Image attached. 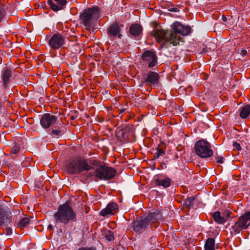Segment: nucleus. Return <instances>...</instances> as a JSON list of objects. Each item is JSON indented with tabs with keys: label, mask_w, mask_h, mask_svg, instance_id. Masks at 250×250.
I'll list each match as a JSON object with an SVG mask.
<instances>
[{
	"label": "nucleus",
	"mask_w": 250,
	"mask_h": 250,
	"mask_svg": "<svg viewBox=\"0 0 250 250\" xmlns=\"http://www.w3.org/2000/svg\"><path fill=\"white\" fill-rule=\"evenodd\" d=\"M54 218L56 223L67 225L77 222V215L70 206V202L67 201L58 206L57 211L54 215Z\"/></svg>",
	"instance_id": "obj_1"
},
{
	"label": "nucleus",
	"mask_w": 250,
	"mask_h": 250,
	"mask_svg": "<svg viewBox=\"0 0 250 250\" xmlns=\"http://www.w3.org/2000/svg\"><path fill=\"white\" fill-rule=\"evenodd\" d=\"M161 217L160 211L157 209H152L146 216L134 220L133 222V230L135 232H142L154 225V227L158 226V220Z\"/></svg>",
	"instance_id": "obj_2"
},
{
	"label": "nucleus",
	"mask_w": 250,
	"mask_h": 250,
	"mask_svg": "<svg viewBox=\"0 0 250 250\" xmlns=\"http://www.w3.org/2000/svg\"><path fill=\"white\" fill-rule=\"evenodd\" d=\"M152 35L159 43L164 42L162 44L163 46H166L167 43L176 46L179 44L180 41L182 42L183 39L180 37L177 36L175 33H172V31L164 29L154 30L152 32Z\"/></svg>",
	"instance_id": "obj_3"
},
{
	"label": "nucleus",
	"mask_w": 250,
	"mask_h": 250,
	"mask_svg": "<svg viewBox=\"0 0 250 250\" xmlns=\"http://www.w3.org/2000/svg\"><path fill=\"white\" fill-rule=\"evenodd\" d=\"M92 169L87 161L81 158H76L70 160L66 164L65 170L71 174L79 173L83 170L88 171Z\"/></svg>",
	"instance_id": "obj_4"
},
{
	"label": "nucleus",
	"mask_w": 250,
	"mask_h": 250,
	"mask_svg": "<svg viewBox=\"0 0 250 250\" xmlns=\"http://www.w3.org/2000/svg\"><path fill=\"white\" fill-rule=\"evenodd\" d=\"M100 11L97 6L87 8L80 13V19L86 29H90L99 18Z\"/></svg>",
	"instance_id": "obj_5"
},
{
	"label": "nucleus",
	"mask_w": 250,
	"mask_h": 250,
	"mask_svg": "<svg viewBox=\"0 0 250 250\" xmlns=\"http://www.w3.org/2000/svg\"><path fill=\"white\" fill-rule=\"evenodd\" d=\"M116 173L115 169L102 164L97 167L94 172H88L87 177H95L100 180H107L114 177Z\"/></svg>",
	"instance_id": "obj_6"
},
{
	"label": "nucleus",
	"mask_w": 250,
	"mask_h": 250,
	"mask_svg": "<svg viewBox=\"0 0 250 250\" xmlns=\"http://www.w3.org/2000/svg\"><path fill=\"white\" fill-rule=\"evenodd\" d=\"M194 149L196 154L201 158H208L213 154L211 145L205 140L197 141L195 144Z\"/></svg>",
	"instance_id": "obj_7"
},
{
	"label": "nucleus",
	"mask_w": 250,
	"mask_h": 250,
	"mask_svg": "<svg viewBox=\"0 0 250 250\" xmlns=\"http://www.w3.org/2000/svg\"><path fill=\"white\" fill-rule=\"evenodd\" d=\"M250 226V211H247L241 215L238 220L231 226V231L235 234L239 233L246 229Z\"/></svg>",
	"instance_id": "obj_8"
},
{
	"label": "nucleus",
	"mask_w": 250,
	"mask_h": 250,
	"mask_svg": "<svg viewBox=\"0 0 250 250\" xmlns=\"http://www.w3.org/2000/svg\"><path fill=\"white\" fill-rule=\"evenodd\" d=\"M142 62L144 64L151 68L158 64V57L155 52L151 50L145 51L142 55Z\"/></svg>",
	"instance_id": "obj_9"
},
{
	"label": "nucleus",
	"mask_w": 250,
	"mask_h": 250,
	"mask_svg": "<svg viewBox=\"0 0 250 250\" xmlns=\"http://www.w3.org/2000/svg\"><path fill=\"white\" fill-rule=\"evenodd\" d=\"M65 43V37L60 33L54 34L48 40V44L51 49L57 50Z\"/></svg>",
	"instance_id": "obj_10"
},
{
	"label": "nucleus",
	"mask_w": 250,
	"mask_h": 250,
	"mask_svg": "<svg viewBox=\"0 0 250 250\" xmlns=\"http://www.w3.org/2000/svg\"><path fill=\"white\" fill-rule=\"evenodd\" d=\"M59 122L58 117L50 113L44 114L40 119V124L43 128H48Z\"/></svg>",
	"instance_id": "obj_11"
},
{
	"label": "nucleus",
	"mask_w": 250,
	"mask_h": 250,
	"mask_svg": "<svg viewBox=\"0 0 250 250\" xmlns=\"http://www.w3.org/2000/svg\"><path fill=\"white\" fill-rule=\"evenodd\" d=\"M0 79L3 88L6 89L12 79V69L10 67L5 66L3 68L1 72Z\"/></svg>",
	"instance_id": "obj_12"
},
{
	"label": "nucleus",
	"mask_w": 250,
	"mask_h": 250,
	"mask_svg": "<svg viewBox=\"0 0 250 250\" xmlns=\"http://www.w3.org/2000/svg\"><path fill=\"white\" fill-rule=\"evenodd\" d=\"M160 75L156 72L149 71L146 75L145 82L148 85L157 87L160 83Z\"/></svg>",
	"instance_id": "obj_13"
},
{
	"label": "nucleus",
	"mask_w": 250,
	"mask_h": 250,
	"mask_svg": "<svg viewBox=\"0 0 250 250\" xmlns=\"http://www.w3.org/2000/svg\"><path fill=\"white\" fill-rule=\"evenodd\" d=\"M121 27L117 23L110 25L107 29V34L111 40H114L117 37L121 39L122 35L121 34Z\"/></svg>",
	"instance_id": "obj_14"
},
{
	"label": "nucleus",
	"mask_w": 250,
	"mask_h": 250,
	"mask_svg": "<svg viewBox=\"0 0 250 250\" xmlns=\"http://www.w3.org/2000/svg\"><path fill=\"white\" fill-rule=\"evenodd\" d=\"M173 32L177 36L180 37L178 34L183 36L188 35L191 31V28L188 26H184L179 22H175L172 25Z\"/></svg>",
	"instance_id": "obj_15"
},
{
	"label": "nucleus",
	"mask_w": 250,
	"mask_h": 250,
	"mask_svg": "<svg viewBox=\"0 0 250 250\" xmlns=\"http://www.w3.org/2000/svg\"><path fill=\"white\" fill-rule=\"evenodd\" d=\"M12 215L8 208L0 206V226L11 221Z\"/></svg>",
	"instance_id": "obj_16"
},
{
	"label": "nucleus",
	"mask_w": 250,
	"mask_h": 250,
	"mask_svg": "<svg viewBox=\"0 0 250 250\" xmlns=\"http://www.w3.org/2000/svg\"><path fill=\"white\" fill-rule=\"evenodd\" d=\"M50 8L54 12H57L64 9L67 0H47Z\"/></svg>",
	"instance_id": "obj_17"
},
{
	"label": "nucleus",
	"mask_w": 250,
	"mask_h": 250,
	"mask_svg": "<svg viewBox=\"0 0 250 250\" xmlns=\"http://www.w3.org/2000/svg\"><path fill=\"white\" fill-rule=\"evenodd\" d=\"M171 180L167 176L163 177L159 176L157 178L154 179V183L156 186H162L164 188H167L169 187L171 184Z\"/></svg>",
	"instance_id": "obj_18"
},
{
	"label": "nucleus",
	"mask_w": 250,
	"mask_h": 250,
	"mask_svg": "<svg viewBox=\"0 0 250 250\" xmlns=\"http://www.w3.org/2000/svg\"><path fill=\"white\" fill-rule=\"evenodd\" d=\"M118 209V206L116 203H109L105 208L101 211L100 214L103 216L108 214H113Z\"/></svg>",
	"instance_id": "obj_19"
},
{
	"label": "nucleus",
	"mask_w": 250,
	"mask_h": 250,
	"mask_svg": "<svg viewBox=\"0 0 250 250\" xmlns=\"http://www.w3.org/2000/svg\"><path fill=\"white\" fill-rule=\"evenodd\" d=\"M142 26L138 23L132 24L129 29V33L135 38L140 37L142 33Z\"/></svg>",
	"instance_id": "obj_20"
},
{
	"label": "nucleus",
	"mask_w": 250,
	"mask_h": 250,
	"mask_svg": "<svg viewBox=\"0 0 250 250\" xmlns=\"http://www.w3.org/2000/svg\"><path fill=\"white\" fill-rule=\"evenodd\" d=\"M239 111L240 116L242 118L245 119L247 118L250 114V104H246L243 107H241Z\"/></svg>",
	"instance_id": "obj_21"
},
{
	"label": "nucleus",
	"mask_w": 250,
	"mask_h": 250,
	"mask_svg": "<svg viewBox=\"0 0 250 250\" xmlns=\"http://www.w3.org/2000/svg\"><path fill=\"white\" fill-rule=\"evenodd\" d=\"M212 217L214 221L219 224H223L225 223V220L223 215H221V213L219 211H216L212 213Z\"/></svg>",
	"instance_id": "obj_22"
},
{
	"label": "nucleus",
	"mask_w": 250,
	"mask_h": 250,
	"mask_svg": "<svg viewBox=\"0 0 250 250\" xmlns=\"http://www.w3.org/2000/svg\"><path fill=\"white\" fill-rule=\"evenodd\" d=\"M205 250H215V239L212 238H208L204 245Z\"/></svg>",
	"instance_id": "obj_23"
},
{
	"label": "nucleus",
	"mask_w": 250,
	"mask_h": 250,
	"mask_svg": "<svg viewBox=\"0 0 250 250\" xmlns=\"http://www.w3.org/2000/svg\"><path fill=\"white\" fill-rule=\"evenodd\" d=\"M195 200V196H191L187 198L184 203V207L187 208L188 209H189L193 208Z\"/></svg>",
	"instance_id": "obj_24"
},
{
	"label": "nucleus",
	"mask_w": 250,
	"mask_h": 250,
	"mask_svg": "<svg viewBox=\"0 0 250 250\" xmlns=\"http://www.w3.org/2000/svg\"><path fill=\"white\" fill-rule=\"evenodd\" d=\"M30 221V219L29 218L27 217H23L22 218H21L20 221L19 222L18 226L20 228L25 227L29 224Z\"/></svg>",
	"instance_id": "obj_25"
},
{
	"label": "nucleus",
	"mask_w": 250,
	"mask_h": 250,
	"mask_svg": "<svg viewBox=\"0 0 250 250\" xmlns=\"http://www.w3.org/2000/svg\"><path fill=\"white\" fill-rule=\"evenodd\" d=\"M116 137L120 140H126L127 138V136L123 130H119L116 132Z\"/></svg>",
	"instance_id": "obj_26"
},
{
	"label": "nucleus",
	"mask_w": 250,
	"mask_h": 250,
	"mask_svg": "<svg viewBox=\"0 0 250 250\" xmlns=\"http://www.w3.org/2000/svg\"><path fill=\"white\" fill-rule=\"evenodd\" d=\"M6 10L4 6L0 5V22L6 17Z\"/></svg>",
	"instance_id": "obj_27"
},
{
	"label": "nucleus",
	"mask_w": 250,
	"mask_h": 250,
	"mask_svg": "<svg viewBox=\"0 0 250 250\" xmlns=\"http://www.w3.org/2000/svg\"><path fill=\"white\" fill-rule=\"evenodd\" d=\"M105 238L109 241H113L114 239V235L113 231L107 230L105 232Z\"/></svg>",
	"instance_id": "obj_28"
},
{
	"label": "nucleus",
	"mask_w": 250,
	"mask_h": 250,
	"mask_svg": "<svg viewBox=\"0 0 250 250\" xmlns=\"http://www.w3.org/2000/svg\"><path fill=\"white\" fill-rule=\"evenodd\" d=\"M165 153V151L163 148H158L157 150V152L155 154V158H159L161 156L164 155Z\"/></svg>",
	"instance_id": "obj_29"
},
{
	"label": "nucleus",
	"mask_w": 250,
	"mask_h": 250,
	"mask_svg": "<svg viewBox=\"0 0 250 250\" xmlns=\"http://www.w3.org/2000/svg\"><path fill=\"white\" fill-rule=\"evenodd\" d=\"M61 133L62 130L58 126H56L55 129H52L51 130V134L56 136L60 135Z\"/></svg>",
	"instance_id": "obj_30"
},
{
	"label": "nucleus",
	"mask_w": 250,
	"mask_h": 250,
	"mask_svg": "<svg viewBox=\"0 0 250 250\" xmlns=\"http://www.w3.org/2000/svg\"><path fill=\"white\" fill-rule=\"evenodd\" d=\"M231 213V211L229 210H226L224 212L222 215L224 219L225 220V222H226L228 219L230 217V214Z\"/></svg>",
	"instance_id": "obj_31"
},
{
	"label": "nucleus",
	"mask_w": 250,
	"mask_h": 250,
	"mask_svg": "<svg viewBox=\"0 0 250 250\" xmlns=\"http://www.w3.org/2000/svg\"><path fill=\"white\" fill-rule=\"evenodd\" d=\"M20 150V147L17 145H15L13 147H12L11 150V154H15L17 153Z\"/></svg>",
	"instance_id": "obj_32"
},
{
	"label": "nucleus",
	"mask_w": 250,
	"mask_h": 250,
	"mask_svg": "<svg viewBox=\"0 0 250 250\" xmlns=\"http://www.w3.org/2000/svg\"><path fill=\"white\" fill-rule=\"evenodd\" d=\"M224 157L222 156H217L215 157V160L217 163L222 164L224 162Z\"/></svg>",
	"instance_id": "obj_33"
},
{
	"label": "nucleus",
	"mask_w": 250,
	"mask_h": 250,
	"mask_svg": "<svg viewBox=\"0 0 250 250\" xmlns=\"http://www.w3.org/2000/svg\"><path fill=\"white\" fill-rule=\"evenodd\" d=\"M90 164L93 165L95 166L99 167L101 165H100L101 163V162L99 160H94L90 162Z\"/></svg>",
	"instance_id": "obj_34"
},
{
	"label": "nucleus",
	"mask_w": 250,
	"mask_h": 250,
	"mask_svg": "<svg viewBox=\"0 0 250 250\" xmlns=\"http://www.w3.org/2000/svg\"><path fill=\"white\" fill-rule=\"evenodd\" d=\"M233 146L238 150H241V147L240 146V145L239 143H237L236 142H233Z\"/></svg>",
	"instance_id": "obj_35"
},
{
	"label": "nucleus",
	"mask_w": 250,
	"mask_h": 250,
	"mask_svg": "<svg viewBox=\"0 0 250 250\" xmlns=\"http://www.w3.org/2000/svg\"><path fill=\"white\" fill-rule=\"evenodd\" d=\"M13 212L14 214L17 215V214H21V209L18 208V209H14L13 210Z\"/></svg>",
	"instance_id": "obj_36"
},
{
	"label": "nucleus",
	"mask_w": 250,
	"mask_h": 250,
	"mask_svg": "<svg viewBox=\"0 0 250 250\" xmlns=\"http://www.w3.org/2000/svg\"><path fill=\"white\" fill-rule=\"evenodd\" d=\"M12 233V229L10 228L6 229L7 234H11Z\"/></svg>",
	"instance_id": "obj_37"
},
{
	"label": "nucleus",
	"mask_w": 250,
	"mask_h": 250,
	"mask_svg": "<svg viewBox=\"0 0 250 250\" xmlns=\"http://www.w3.org/2000/svg\"><path fill=\"white\" fill-rule=\"evenodd\" d=\"M247 52L246 50H242L241 51V54L243 55V56H245L246 55Z\"/></svg>",
	"instance_id": "obj_38"
},
{
	"label": "nucleus",
	"mask_w": 250,
	"mask_h": 250,
	"mask_svg": "<svg viewBox=\"0 0 250 250\" xmlns=\"http://www.w3.org/2000/svg\"><path fill=\"white\" fill-rule=\"evenodd\" d=\"M222 21H227V17H226L225 16H222Z\"/></svg>",
	"instance_id": "obj_39"
},
{
	"label": "nucleus",
	"mask_w": 250,
	"mask_h": 250,
	"mask_svg": "<svg viewBox=\"0 0 250 250\" xmlns=\"http://www.w3.org/2000/svg\"><path fill=\"white\" fill-rule=\"evenodd\" d=\"M125 110V108L121 109H120L119 112L120 114H122V113H124Z\"/></svg>",
	"instance_id": "obj_40"
},
{
	"label": "nucleus",
	"mask_w": 250,
	"mask_h": 250,
	"mask_svg": "<svg viewBox=\"0 0 250 250\" xmlns=\"http://www.w3.org/2000/svg\"><path fill=\"white\" fill-rule=\"evenodd\" d=\"M48 229L52 230H53V226L52 225H49L48 226Z\"/></svg>",
	"instance_id": "obj_41"
},
{
	"label": "nucleus",
	"mask_w": 250,
	"mask_h": 250,
	"mask_svg": "<svg viewBox=\"0 0 250 250\" xmlns=\"http://www.w3.org/2000/svg\"><path fill=\"white\" fill-rule=\"evenodd\" d=\"M177 8H173L171 9V10H170L171 11H172V12H176L177 11Z\"/></svg>",
	"instance_id": "obj_42"
},
{
	"label": "nucleus",
	"mask_w": 250,
	"mask_h": 250,
	"mask_svg": "<svg viewBox=\"0 0 250 250\" xmlns=\"http://www.w3.org/2000/svg\"><path fill=\"white\" fill-rule=\"evenodd\" d=\"M153 238H154L155 240L156 239V238H155V237H154V238H152H152H151V239H153Z\"/></svg>",
	"instance_id": "obj_43"
}]
</instances>
